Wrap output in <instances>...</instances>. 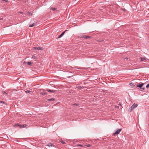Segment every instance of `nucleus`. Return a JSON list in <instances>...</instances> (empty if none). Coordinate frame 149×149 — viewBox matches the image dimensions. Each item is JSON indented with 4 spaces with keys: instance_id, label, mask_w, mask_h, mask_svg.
Masks as SVG:
<instances>
[{
    "instance_id": "nucleus-1",
    "label": "nucleus",
    "mask_w": 149,
    "mask_h": 149,
    "mask_svg": "<svg viewBox=\"0 0 149 149\" xmlns=\"http://www.w3.org/2000/svg\"><path fill=\"white\" fill-rule=\"evenodd\" d=\"M138 106V104L134 103L132 106L129 109L131 111L132 110L134 109L137 107Z\"/></svg>"
},
{
    "instance_id": "nucleus-2",
    "label": "nucleus",
    "mask_w": 149,
    "mask_h": 149,
    "mask_svg": "<svg viewBox=\"0 0 149 149\" xmlns=\"http://www.w3.org/2000/svg\"><path fill=\"white\" fill-rule=\"evenodd\" d=\"M122 129H118L116 130L113 133V134L114 135L118 134L121 131Z\"/></svg>"
},
{
    "instance_id": "nucleus-3",
    "label": "nucleus",
    "mask_w": 149,
    "mask_h": 149,
    "mask_svg": "<svg viewBox=\"0 0 149 149\" xmlns=\"http://www.w3.org/2000/svg\"><path fill=\"white\" fill-rule=\"evenodd\" d=\"M13 126L15 127H18L20 128H22V125L19 123H17L14 124Z\"/></svg>"
},
{
    "instance_id": "nucleus-4",
    "label": "nucleus",
    "mask_w": 149,
    "mask_h": 149,
    "mask_svg": "<svg viewBox=\"0 0 149 149\" xmlns=\"http://www.w3.org/2000/svg\"><path fill=\"white\" fill-rule=\"evenodd\" d=\"M143 83H141V84H137L136 86L138 88H139L141 90V88H142V87H143Z\"/></svg>"
},
{
    "instance_id": "nucleus-5",
    "label": "nucleus",
    "mask_w": 149,
    "mask_h": 149,
    "mask_svg": "<svg viewBox=\"0 0 149 149\" xmlns=\"http://www.w3.org/2000/svg\"><path fill=\"white\" fill-rule=\"evenodd\" d=\"M40 94L42 95L43 96L47 95L48 93H46L44 91H41L40 92Z\"/></svg>"
},
{
    "instance_id": "nucleus-6",
    "label": "nucleus",
    "mask_w": 149,
    "mask_h": 149,
    "mask_svg": "<svg viewBox=\"0 0 149 149\" xmlns=\"http://www.w3.org/2000/svg\"><path fill=\"white\" fill-rule=\"evenodd\" d=\"M34 49H35L41 50H42L43 49V48L42 47H34Z\"/></svg>"
},
{
    "instance_id": "nucleus-7",
    "label": "nucleus",
    "mask_w": 149,
    "mask_h": 149,
    "mask_svg": "<svg viewBox=\"0 0 149 149\" xmlns=\"http://www.w3.org/2000/svg\"><path fill=\"white\" fill-rule=\"evenodd\" d=\"M66 31H67V30H65V31L63 32L58 37V38H61L64 35L65 32Z\"/></svg>"
},
{
    "instance_id": "nucleus-8",
    "label": "nucleus",
    "mask_w": 149,
    "mask_h": 149,
    "mask_svg": "<svg viewBox=\"0 0 149 149\" xmlns=\"http://www.w3.org/2000/svg\"><path fill=\"white\" fill-rule=\"evenodd\" d=\"M86 36V35H84V34H81L79 36V37L80 38H85V37Z\"/></svg>"
},
{
    "instance_id": "nucleus-9",
    "label": "nucleus",
    "mask_w": 149,
    "mask_h": 149,
    "mask_svg": "<svg viewBox=\"0 0 149 149\" xmlns=\"http://www.w3.org/2000/svg\"><path fill=\"white\" fill-rule=\"evenodd\" d=\"M24 63H27V65H30L31 64H32L33 63V62H25L24 61Z\"/></svg>"
},
{
    "instance_id": "nucleus-10",
    "label": "nucleus",
    "mask_w": 149,
    "mask_h": 149,
    "mask_svg": "<svg viewBox=\"0 0 149 149\" xmlns=\"http://www.w3.org/2000/svg\"><path fill=\"white\" fill-rule=\"evenodd\" d=\"M47 91L49 92H52V93H54L55 92V90H53L50 89H47Z\"/></svg>"
},
{
    "instance_id": "nucleus-11",
    "label": "nucleus",
    "mask_w": 149,
    "mask_h": 149,
    "mask_svg": "<svg viewBox=\"0 0 149 149\" xmlns=\"http://www.w3.org/2000/svg\"><path fill=\"white\" fill-rule=\"evenodd\" d=\"M140 59H141V61H143L146 60V58L145 57H144L143 58L140 57Z\"/></svg>"
},
{
    "instance_id": "nucleus-12",
    "label": "nucleus",
    "mask_w": 149,
    "mask_h": 149,
    "mask_svg": "<svg viewBox=\"0 0 149 149\" xmlns=\"http://www.w3.org/2000/svg\"><path fill=\"white\" fill-rule=\"evenodd\" d=\"M55 100V98H52L50 99H49L47 100L48 101H54Z\"/></svg>"
},
{
    "instance_id": "nucleus-13",
    "label": "nucleus",
    "mask_w": 149,
    "mask_h": 149,
    "mask_svg": "<svg viewBox=\"0 0 149 149\" xmlns=\"http://www.w3.org/2000/svg\"><path fill=\"white\" fill-rule=\"evenodd\" d=\"M31 58H33V59H37V57L36 56H34V55H33L32 56V57Z\"/></svg>"
},
{
    "instance_id": "nucleus-14",
    "label": "nucleus",
    "mask_w": 149,
    "mask_h": 149,
    "mask_svg": "<svg viewBox=\"0 0 149 149\" xmlns=\"http://www.w3.org/2000/svg\"><path fill=\"white\" fill-rule=\"evenodd\" d=\"M36 24V23H33L32 24L30 25L29 27H32L35 26Z\"/></svg>"
},
{
    "instance_id": "nucleus-15",
    "label": "nucleus",
    "mask_w": 149,
    "mask_h": 149,
    "mask_svg": "<svg viewBox=\"0 0 149 149\" xmlns=\"http://www.w3.org/2000/svg\"><path fill=\"white\" fill-rule=\"evenodd\" d=\"M92 38V37L91 36L86 35V36L85 38H86V39L91 38Z\"/></svg>"
},
{
    "instance_id": "nucleus-16",
    "label": "nucleus",
    "mask_w": 149,
    "mask_h": 149,
    "mask_svg": "<svg viewBox=\"0 0 149 149\" xmlns=\"http://www.w3.org/2000/svg\"><path fill=\"white\" fill-rule=\"evenodd\" d=\"M21 125L22 128H25L27 126V125L26 124H22Z\"/></svg>"
},
{
    "instance_id": "nucleus-17",
    "label": "nucleus",
    "mask_w": 149,
    "mask_h": 149,
    "mask_svg": "<svg viewBox=\"0 0 149 149\" xmlns=\"http://www.w3.org/2000/svg\"><path fill=\"white\" fill-rule=\"evenodd\" d=\"M146 88L145 87H142V88H141V91H143L145 90Z\"/></svg>"
},
{
    "instance_id": "nucleus-18",
    "label": "nucleus",
    "mask_w": 149,
    "mask_h": 149,
    "mask_svg": "<svg viewBox=\"0 0 149 149\" xmlns=\"http://www.w3.org/2000/svg\"><path fill=\"white\" fill-rule=\"evenodd\" d=\"M48 146L50 147L54 146V145L52 144V143H49V144Z\"/></svg>"
},
{
    "instance_id": "nucleus-19",
    "label": "nucleus",
    "mask_w": 149,
    "mask_h": 149,
    "mask_svg": "<svg viewBox=\"0 0 149 149\" xmlns=\"http://www.w3.org/2000/svg\"><path fill=\"white\" fill-rule=\"evenodd\" d=\"M77 88L81 90L82 88V87L80 86H77Z\"/></svg>"
},
{
    "instance_id": "nucleus-20",
    "label": "nucleus",
    "mask_w": 149,
    "mask_h": 149,
    "mask_svg": "<svg viewBox=\"0 0 149 149\" xmlns=\"http://www.w3.org/2000/svg\"><path fill=\"white\" fill-rule=\"evenodd\" d=\"M60 141L61 142V143H62V144H65L66 143L65 142L63 141V140H61Z\"/></svg>"
},
{
    "instance_id": "nucleus-21",
    "label": "nucleus",
    "mask_w": 149,
    "mask_h": 149,
    "mask_svg": "<svg viewBox=\"0 0 149 149\" xmlns=\"http://www.w3.org/2000/svg\"><path fill=\"white\" fill-rule=\"evenodd\" d=\"M0 103H3L4 104H6V103L3 101H0Z\"/></svg>"
},
{
    "instance_id": "nucleus-22",
    "label": "nucleus",
    "mask_w": 149,
    "mask_h": 149,
    "mask_svg": "<svg viewBox=\"0 0 149 149\" xmlns=\"http://www.w3.org/2000/svg\"><path fill=\"white\" fill-rule=\"evenodd\" d=\"M76 146H81V147H83V145H81V144H77L76 145Z\"/></svg>"
},
{
    "instance_id": "nucleus-23",
    "label": "nucleus",
    "mask_w": 149,
    "mask_h": 149,
    "mask_svg": "<svg viewBox=\"0 0 149 149\" xmlns=\"http://www.w3.org/2000/svg\"><path fill=\"white\" fill-rule=\"evenodd\" d=\"M2 93H3V94H8V93L5 92L4 91H2Z\"/></svg>"
},
{
    "instance_id": "nucleus-24",
    "label": "nucleus",
    "mask_w": 149,
    "mask_h": 149,
    "mask_svg": "<svg viewBox=\"0 0 149 149\" xmlns=\"http://www.w3.org/2000/svg\"><path fill=\"white\" fill-rule=\"evenodd\" d=\"M27 14L28 15H31V12L29 11L28 12Z\"/></svg>"
},
{
    "instance_id": "nucleus-25",
    "label": "nucleus",
    "mask_w": 149,
    "mask_h": 149,
    "mask_svg": "<svg viewBox=\"0 0 149 149\" xmlns=\"http://www.w3.org/2000/svg\"><path fill=\"white\" fill-rule=\"evenodd\" d=\"M85 146L88 147H89L91 146V145L90 144H88L85 145Z\"/></svg>"
},
{
    "instance_id": "nucleus-26",
    "label": "nucleus",
    "mask_w": 149,
    "mask_h": 149,
    "mask_svg": "<svg viewBox=\"0 0 149 149\" xmlns=\"http://www.w3.org/2000/svg\"><path fill=\"white\" fill-rule=\"evenodd\" d=\"M130 85L132 86H134L133 83H130Z\"/></svg>"
},
{
    "instance_id": "nucleus-27",
    "label": "nucleus",
    "mask_w": 149,
    "mask_h": 149,
    "mask_svg": "<svg viewBox=\"0 0 149 149\" xmlns=\"http://www.w3.org/2000/svg\"><path fill=\"white\" fill-rule=\"evenodd\" d=\"M149 84H147V85L146 86V88L147 89H148L149 88Z\"/></svg>"
},
{
    "instance_id": "nucleus-28",
    "label": "nucleus",
    "mask_w": 149,
    "mask_h": 149,
    "mask_svg": "<svg viewBox=\"0 0 149 149\" xmlns=\"http://www.w3.org/2000/svg\"><path fill=\"white\" fill-rule=\"evenodd\" d=\"M51 9L53 10H56V9L54 8H51Z\"/></svg>"
},
{
    "instance_id": "nucleus-29",
    "label": "nucleus",
    "mask_w": 149,
    "mask_h": 149,
    "mask_svg": "<svg viewBox=\"0 0 149 149\" xmlns=\"http://www.w3.org/2000/svg\"><path fill=\"white\" fill-rule=\"evenodd\" d=\"M31 92V91H29V90H27L25 91V92L26 93H29L30 92Z\"/></svg>"
},
{
    "instance_id": "nucleus-30",
    "label": "nucleus",
    "mask_w": 149,
    "mask_h": 149,
    "mask_svg": "<svg viewBox=\"0 0 149 149\" xmlns=\"http://www.w3.org/2000/svg\"><path fill=\"white\" fill-rule=\"evenodd\" d=\"M118 105H120V106H121V104H122V103H121V102H119V103H118Z\"/></svg>"
},
{
    "instance_id": "nucleus-31",
    "label": "nucleus",
    "mask_w": 149,
    "mask_h": 149,
    "mask_svg": "<svg viewBox=\"0 0 149 149\" xmlns=\"http://www.w3.org/2000/svg\"><path fill=\"white\" fill-rule=\"evenodd\" d=\"M2 0L3 1H4L6 2H8V0Z\"/></svg>"
},
{
    "instance_id": "nucleus-32",
    "label": "nucleus",
    "mask_w": 149,
    "mask_h": 149,
    "mask_svg": "<svg viewBox=\"0 0 149 149\" xmlns=\"http://www.w3.org/2000/svg\"><path fill=\"white\" fill-rule=\"evenodd\" d=\"M119 107L118 106H116L115 107V108H117V109Z\"/></svg>"
},
{
    "instance_id": "nucleus-33",
    "label": "nucleus",
    "mask_w": 149,
    "mask_h": 149,
    "mask_svg": "<svg viewBox=\"0 0 149 149\" xmlns=\"http://www.w3.org/2000/svg\"><path fill=\"white\" fill-rule=\"evenodd\" d=\"M74 105H75V106H77V104H76V103H74L73 104Z\"/></svg>"
},
{
    "instance_id": "nucleus-34",
    "label": "nucleus",
    "mask_w": 149,
    "mask_h": 149,
    "mask_svg": "<svg viewBox=\"0 0 149 149\" xmlns=\"http://www.w3.org/2000/svg\"><path fill=\"white\" fill-rule=\"evenodd\" d=\"M125 59H128V58H125Z\"/></svg>"
}]
</instances>
